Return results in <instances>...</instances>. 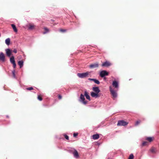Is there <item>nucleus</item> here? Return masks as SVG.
<instances>
[{
	"mask_svg": "<svg viewBox=\"0 0 159 159\" xmlns=\"http://www.w3.org/2000/svg\"><path fill=\"white\" fill-rule=\"evenodd\" d=\"M62 98V97L61 96V95H59L58 96V98L60 99H61Z\"/></svg>",
	"mask_w": 159,
	"mask_h": 159,
	"instance_id": "34",
	"label": "nucleus"
},
{
	"mask_svg": "<svg viewBox=\"0 0 159 159\" xmlns=\"http://www.w3.org/2000/svg\"><path fill=\"white\" fill-rule=\"evenodd\" d=\"M12 27V28L14 31L16 33L17 32V30L16 28V27L15 25L14 24H11V25Z\"/></svg>",
	"mask_w": 159,
	"mask_h": 159,
	"instance_id": "19",
	"label": "nucleus"
},
{
	"mask_svg": "<svg viewBox=\"0 0 159 159\" xmlns=\"http://www.w3.org/2000/svg\"><path fill=\"white\" fill-rule=\"evenodd\" d=\"M10 39L9 38H8L5 40V43L7 45H9L10 44Z\"/></svg>",
	"mask_w": 159,
	"mask_h": 159,
	"instance_id": "18",
	"label": "nucleus"
},
{
	"mask_svg": "<svg viewBox=\"0 0 159 159\" xmlns=\"http://www.w3.org/2000/svg\"><path fill=\"white\" fill-rule=\"evenodd\" d=\"M140 120L137 121L135 124V125L137 126L140 123Z\"/></svg>",
	"mask_w": 159,
	"mask_h": 159,
	"instance_id": "27",
	"label": "nucleus"
},
{
	"mask_svg": "<svg viewBox=\"0 0 159 159\" xmlns=\"http://www.w3.org/2000/svg\"><path fill=\"white\" fill-rule=\"evenodd\" d=\"M113 87L116 88H118L119 87L118 83L116 81H114L112 84Z\"/></svg>",
	"mask_w": 159,
	"mask_h": 159,
	"instance_id": "12",
	"label": "nucleus"
},
{
	"mask_svg": "<svg viewBox=\"0 0 159 159\" xmlns=\"http://www.w3.org/2000/svg\"><path fill=\"white\" fill-rule=\"evenodd\" d=\"M78 135V133H74L73 134V136L74 137H76Z\"/></svg>",
	"mask_w": 159,
	"mask_h": 159,
	"instance_id": "30",
	"label": "nucleus"
},
{
	"mask_svg": "<svg viewBox=\"0 0 159 159\" xmlns=\"http://www.w3.org/2000/svg\"><path fill=\"white\" fill-rule=\"evenodd\" d=\"M103 79H104V80H105H105H106V77H105L104 76V77H103Z\"/></svg>",
	"mask_w": 159,
	"mask_h": 159,
	"instance_id": "35",
	"label": "nucleus"
},
{
	"mask_svg": "<svg viewBox=\"0 0 159 159\" xmlns=\"http://www.w3.org/2000/svg\"><path fill=\"white\" fill-rule=\"evenodd\" d=\"M13 52L15 53H16L17 52V51L16 49H14L13 51Z\"/></svg>",
	"mask_w": 159,
	"mask_h": 159,
	"instance_id": "32",
	"label": "nucleus"
},
{
	"mask_svg": "<svg viewBox=\"0 0 159 159\" xmlns=\"http://www.w3.org/2000/svg\"><path fill=\"white\" fill-rule=\"evenodd\" d=\"M44 29L45 31L43 33V34H45L49 32V30L47 28L45 27L44 28Z\"/></svg>",
	"mask_w": 159,
	"mask_h": 159,
	"instance_id": "22",
	"label": "nucleus"
},
{
	"mask_svg": "<svg viewBox=\"0 0 159 159\" xmlns=\"http://www.w3.org/2000/svg\"><path fill=\"white\" fill-rule=\"evenodd\" d=\"M108 75V73L105 70L101 71L100 73V76L101 77L103 78L105 76H107Z\"/></svg>",
	"mask_w": 159,
	"mask_h": 159,
	"instance_id": "7",
	"label": "nucleus"
},
{
	"mask_svg": "<svg viewBox=\"0 0 159 159\" xmlns=\"http://www.w3.org/2000/svg\"><path fill=\"white\" fill-rule=\"evenodd\" d=\"M84 95L85 96L86 98L89 100L90 101L91 100L90 96L87 91H84Z\"/></svg>",
	"mask_w": 159,
	"mask_h": 159,
	"instance_id": "14",
	"label": "nucleus"
},
{
	"mask_svg": "<svg viewBox=\"0 0 159 159\" xmlns=\"http://www.w3.org/2000/svg\"><path fill=\"white\" fill-rule=\"evenodd\" d=\"M93 92H91L90 93L91 96L95 98H97L100 97L99 93L100 92V90L98 87H94L93 88Z\"/></svg>",
	"mask_w": 159,
	"mask_h": 159,
	"instance_id": "1",
	"label": "nucleus"
},
{
	"mask_svg": "<svg viewBox=\"0 0 159 159\" xmlns=\"http://www.w3.org/2000/svg\"><path fill=\"white\" fill-rule=\"evenodd\" d=\"M155 149L154 147H152L150 149V151L152 153L155 152Z\"/></svg>",
	"mask_w": 159,
	"mask_h": 159,
	"instance_id": "23",
	"label": "nucleus"
},
{
	"mask_svg": "<svg viewBox=\"0 0 159 159\" xmlns=\"http://www.w3.org/2000/svg\"><path fill=\"white\" fill-rule=\"evenodd\" d=\"M89 80H90L93 81L95 83L97 84H100V82L96 79L89 78Z\"/></svg>",
	"mask_w": 159,
	"mask_h": 159,
	"instance_id": "15",
	"label": "nucleus"
},
{
	"mask_svg": "<svg viewBox=\"0 0 159 159\" xmlns=\"http://www.w3.org/2000/svg\"><path fill=\"white\" fill-rule=\"evenodd\" d=\"M10 62L13 64V68L15 69L16 66V64L15 63L14 57V56H12L10 59Z\"/></svg>",
	"mask_w": 159,
	"mask_h": 159,
	"instance_id": "5",
	"label": "nucleus"
},
{
	"mask_svg": "<svg viewBox=\"0 0 159 159\" xmlns=\"http://www.w3.org/2000/svg\"><path fill=\"white\" fill-rule=\"evenodd\" d=\"M79 101L84 105H86L88 102L87 101L85 100L84 96L82 93L80 94Z\"/></svg>",
	"mask_w": 159,
	"mask_h": 159,
	"instance_id": "2",
	"label": "nucleus"
},
{
	"mask_svg": "<svg viewBox=\"0 0 159 159\" xmlns=\"http://www.w3.org/2000/svg\"><path fill=\"white\" fill-rule=\"evenodd\" d=\"M134 155L133 154H131L129 156L128 159H133L134 158Z\"/></svg>",
	"mask_w": 159,
	"mask_h": 159,
	"instance_id": "25",
	"label": "nucleus"
},
{
	"mask_svg": "<svg viewBox=\"0 0 159 159\" xmlns=\"http://www.w3.org/2000/svg\"><path fill=\"white\" fill-rule=\"evenodd\" d=\"M5 51L7 56L8 57H10L11 54V50L9 48H7L5 49Z\"/></svg>",
	"mask_w": 159,
	"mask_h": 159,
	"instance_id": "10",
	"label": "nucleus"
},
{
	"mask_svg": "<svg viewBox=\"0 0 159 159\" xmlns=\"http://www.w3.org/2000/svg\"><path fill=\"white\" fill-rule=\"evenodd\" d=\"M153 137H149L147 138L146 139L149 142H151L153 140Z\"/></svg>",
	"mask_w": 159,
	"mask_h": 159,
	"instance_id": "21",
	"label": "nucleus"
},
{
	"mask_svg": "<svg viewBox=\"0 0 159 159\" xmlns=\"http://www.w3.org/2000/svg\"><path fill=\"white\" fill-rule=\"evenodd\" d=\"M24 62L22 60L19 61L18 62V64L20 66V68H21L23 66Z\"/></svg>",
	"mask_w": 159,
	"mask_h": 159,
	"instance_id": "16",
	"label": "nucleus"
},
{
	"mask_svg": "<svg viewBox=\"0 0 159 159\" xmlns=\"http://www.w3.org/2000/svg\"><path fill=\"white\" fill-rule=\"evenodd\" d=\"M35 26L33 25L30 24L28 27L29 29L30 30H33L34 29Z\"/></svg>",
	"mask_w": 159,
	"mask_h": 159,
	"instance_id": "20",
	"label": "nucleus"
},
{
	"mask_svg": "<svg viewBox=\"0 0 159 159\" xmlns=\"http://www.w3.org/2000/svg\"><path fill=\"white\" fill-rule=\"evenodd\" d=\"M15 70H14L12 71V73L13 76V77L14 78H16V76L15 74Z\"/></svg>",
	"mask_w": 159,
	"mask_h": 159,
	"instance_id": "24",
	"label": "nucleus"
},
{
	"mask_svg": "<svg viewBox=\"0 0 159 159\" xmlns=\"http://www.w3.org/2000/svg\"><path fill=\"white\" fill-rule=\"evenodd\" d=\"M112 96L115 98L117 97V93L113 89H112L111 87H109Z\"/></svg>",
	"mask_w": 159,
	"mask_h": 159,
	"instance_id": "8",
	"label": "nucleus"
},
{
	"mask_svg": "<svg viewBox=\"0 0 159 159\" xmlns=\"http://www.w3.org/2000/svg\"><path fill=\"white\" fill-rule=\"evenodd\" d=\"M0 60L2 62H4L5 61V56L3 53L1 52L0 53Z\"/></svg>",
	"mask_w": 159,
	"mask_h": 159,
	"instance_id": "9",
	"label": "nucleus"
},
{
	"mask_svg": "<svg viewBox=\"0 0 159 159\" xmlns=\"http://www.w3.org/2000/svg\"><path fill=\"white\" fill-rule=\"evenodd\" d=\"M60 31L63 32H65L66 31L65 30H63V29H60Z\"/></svg>",
	"mask_w": 159,
	"mask_h": 159,
	"instance_id": "33",
	"label": "nucleus"
},
{
	"mask_svg": "<svg viewBox=\"0 0 159 159\" xmlns=\"http://www.w3.org/2000/svg\"><path fill=\"white\" fill-rule=\"evenodd\" d=\"M71 151L72 152L75 158H78L79 157V154L76 150L74 148H71Z\"/></svg>",
	"mask_w": 159,
	"mask_h": 159,
	"instance_id": "6",
	"label": "nucleus"
},
{
	"mask_svg": "<svg viewBox=\"0 0 159 159\" xmlns=\"http://www.w3.org/2000/svg\"><path fill=\"white\" fill-rule=\"evenodd\" d=\"M111 64L109 62L107 61H106L103 63L102 65V66H110Z\"/></svg>",
	"mask_w": 159,
	"mask_h": 159,
	"instance_id": "13",
	"label": "nucleus"
},
{
	"mask_svg": "<svg viewBox=\"0 0 159 159\" xmlns=\"http://www.w3.org/2000/svg\"><path fill=\"white\" fill-rule=\"evenodd\" d=\"M38 99L39 100V101H42V98L41 97H40L39 96H38Z\"/></svg>",
	"mask_w": 159,
	"mask_h": 159,
	"instance_id": "31",
	"label": "nucleus"
},
{
	"mask_svg": "<svg viewBox=\"0 0 159 159\" xmlns=\"http://www.w3.org/2000/svg\"><path fill=\"white\" fill-rule=\"evenodd\" d=\"M128 123L123 120H119L117 124V126H125L128 125Z\"/></svg>",
	"mask_w": 159,
	"mask_h": 159,
	"instance_id": "4",
	"label": "nucleus"
},
{
	"mask_svg": "<svg viewBox=\"0 0 159 159\" xmlns=\"http://www.w3.org/2000/svg\"><path fill=\"white\" fill-rule=\"evenodd\" d=\"M64 137H65V138L67 139V140H68L69 139V137L68 136H67V135H66V134H65L64 135Z\"/></svg>",
	"mask_w": 159,
	"mask_h": 159,
	"instance_id": "28",
	"label": "nucleus"
},
{
	"mask_svg": "<svg viewBox=\"0 0 159 159\" xmlns=\"http://www.w3.org/2000/svg\"><path fill=\"white\" fill-rule=\"evenodd\" d=\"M89 75V72H88L82 73H78L77 74V76L80 78H83L86 77Z\"/></svg>",
	"mask_w": 159,
	"mask_h": 159,
	"instance_id": "3",
	"label": "nucleus"
},
{
	"mask_svg": "<svg viewBox=\"0 0 159 159\" xmlns=\"http://www.w3.org/2000/svg\"><path fill=\"white\" fill-rule=\"evenodd\" d=\"M147 143H148L147 142H143L142 143V145L143 146H145L147 144Z\"/></svg>",
	"mask_w": 159,
	"mask_h": 159,
	"instance_id": "26",
	"label": "nucleus"
},
{
	"mask_svg": "<svg viewBox=\"0 0 159 159\" xmlns=\"http://www.w3.org/2000/svg\"><path fill=\"white\" fill-rule=\"evenodd\" d=\"M98 63H95L93 64H91L89 66V68H94L98 67Z\"/></svg>",
	"mask_w": 159,
	"mask_h": 159,
	"instance_id": "11",
	"label": "nucleus"
},
{
	"mask_svg": "<svg viewBox=\"0 0 159 159\" xmlns=\"http://www.w3.org/2000/svg\"><path fill=\"white\" fill-rule=\"evenodd\" d=\"M33 88L32 87H29L27 88V89L28 90H31L33 89Z\"/></svg>",
	"mask_w": 159,
	"mask_h": 159,
	"instance_id": "29",
	"label": "nucleus"
},
{
	"mask_svg": "<svg viewBox=\"0 0 159 159\" xmlns=\"http://www.w3.org/2000/svg\"><path fill=\"white\" fill-rule=\"evenodd\" d=\"M99 137V135L98 134H94L93 136V139H98Z\"/></svg>",
	"mask_w": 159,
	"mask_h": 159,
	"instance_id": "17",
	"label": "nucleus"
}]
</instances>
